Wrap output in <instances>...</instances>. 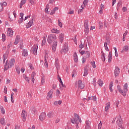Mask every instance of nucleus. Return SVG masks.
I'll return each instance as SVG.
<instances>
[{"label": "nucleus", "mask_w": 129, "mask_h": 129, "mask_svg": "<svg viewBox=\"0 0 129 129\" xmlns=\"http://www.w3.org/2000/svg\"><path fill=\"white\" fill-rule=\"evenodd\" d=\"M23 21H24V19L23 18H20L18 22L19 23V24H22V23H23Z\"/></svg>", "instance_id": "59"}, {"label": "nucleus", "mask_w": 129, "mask_h": 129, "mask_svg": "<svg viewBox=\"0 0 129 129\" xmlns=\"http://www.w3.org/2000/svg\"><path fill=\"white\" fill-rule=\"evenodd\" d=\"M92 99L93 100V101H96V96H93L92 97Z\"/></svg>", "instance_id": "62"}, {"label": "nucleus", "mask_w": 129, "mask_h": 129, "mask_svg": "<svg viewBox=\"0 0 129 129\" xmlns=\"http://www.w3.org/2000/svg\"><path fill=\"white\" fill-rule=\"evenodd\" d=\"M74 60L76 63H77V62H78V55H77L76 52H75L74 53Z\"/></svg>", "instance_id": "18"}, {"label": "nucleus", "mask_w": 129, "mask_h": 129, "mask_svg": "<svg viewBox=\"0 0 129 129\" xmlns=\"http://www.w3.org/2000/svg\"><path fill=\"white\" fill-rule=\"evenodd\" d=\"M127 87H128V85H127V83H125L123 86V93H125L126 94V92H127Z\"/></svg>", "instance_id": "17"}, {"label": "nucleus", "mask_w": 129, "mask_h": 129, "mask_svg": "<svg viewBox=\"0 0 129 129\" xmlns=\"http://www.w3.org/2000/svg\"><path fill=\"white\" fill-rule=\"evenodd\" d=\"M109 108H110V103L108 102L106 103V105L105 106V111H107L108 109H109Z\"/></svg>", "instance_id": "27"}, {"label": "nucleus", "mask_w": 129, "mask_h": 129, "mask_svg": "<svg viewBox=\"0 0 129 129\" xmlns=\"http://www.w3.org/2000/svg\"><path fill=\"white\" fill-rule=\"evenodd\" d=\"M31 52L34 55H37V54H38V45L34 44L31 48Z\"/></svg>", "instance_id": "6"}, {"label": "nucleus", "mask_w": 129, "mask_h": 129, "mask_svg": "<svg viewBox=\"0 0 129 129\" xmlns=\"http://www.w3.org/2000/svg\"><path fill=\"white\" fill-rule=\"evenodd\" d=\"M13 46V42H10V43L8 45V49H10L11 47Z\"/></svg>", "instance_id": "54"}, {"label": "nucleus", "mask_w": 129, "mask_h": 129, "mask_svg": "<svg viewBox=\"0 0 129 129\" xmlns=\"http://www.w3.org/2000/svg\"><path fill=\"white\" fill-rule=\"evenodd\" d=\"M69 15H73L74 14V11L70 10L69 12L68 13Z\"/></svg>", "instance_id": "58"}, {"label": "nucleus", "mask_w": 129, "mask_h": 129, "mask_svg": "<svg viewBox=\"0 0 129 129\" xmlns=\"http://www.w3.org/2000/svg\"><path fill=\"white\" fill-rule=\"evenodd\" d=\"M51 33H53L54 34H59L60 31L56 28H53L51 30Z\"/></svg>", "instance_id": "32"}, {"label": "nucleus", "mask_w": 129, "mask_h": 129, "mask_svg": "<svg viewBox=\"0 0 129 129\" xmlns=\"http://www.w3.org/2000/svg\"><path fill=\"white\" fill-rule=\"evenodd\" d=\"M68 51H69V49H68V45H64L62 49L60 50L61 54H66V53H68Z\"/></svg>", "instance_id": "7"}, {"label": "nucleus", "mask_w": 129, "mask_h": 129, "mask_svg": "<svg viewBox=\"0 0 129 129\" xmlns=\"http://www.w3.org/2000/svg\"><path fill=\"white\" fill-rule=\"evenodd\" d=\"M114 50L115 51V57H118V53H117V50L115 47H114Z\"/></svg>", "instance_id": "46"}, {"label": "nucleus", "mask_w": 129, "mask_h": 129, "mask_svg": "<svg viewBox=\"0 0 129 129\" xmlns=\"http://www.w3.org/2000/svg\"><path fill=\"white\" fill-rule=\"evenodd\" d=\"M127 33H128V31H127V30H126L124 33L123 34V38H122L123 42H124V41H125V37H126V35H127Z\"/></svg>", "instance_id": "33"}, {"label": "nucleus", "mask_w": 129, "mask_h": 129, "mask_svg": "<svg viewBox=\"0 0 129 129\" xmlns=\"http://www.w3.org/2000/svg\"><path fill=\"white\" fill-rule=\"evenodd\" d=\"M22 55L24 57H27L28 56V50L27 49H25L23 50Z\"/></svg>", "instance_id": "29"}, {"label": "nucleus", "mask_w": 129, "mask_h": 129, "mask_svg": "<svg viewBox=\"0 0 129 129\" xmlns=\"http://www.w3.org/2000/svg\"><path fill=\"white\" fill-rule=\"evenodd\" d=\"M45 83V78L42 77L41 79V84L42 85H44V84Z\"/></svg>", "instance_id": "53"}, {"label": "nucleus", "mask_w": 129, "mask_h": 129, "mask_svg": "<svg viewBox=\"0 0 129 129\" xmlns=\"http://www.w3.org/2000/svg\"><path fill=\"white\" fill-rule=\"evenodd\" d=\"M101 58H102V61H105V57L104 56V53H102Z\"/></svg>", "instance_id": "57"}, {"label": "nucleus", "mask_w": 129, "mask_h": 129, "mask_svg": "<svg viewBox=\"0 0 129 129\" xmlns=\"http://www.w3.org/2000/svg\"><path fill=\"white\" fill-rule=\"evenodd\" d=\"M59 10V8L58 7H55L53 10H51V12L50 13V15H54L56 12V11H58Z\"/></svg>", "instance_id": "28"}, {"label": "nucleus", "mask_w": 129, "mask_h": 129, "mask_svg": "<svg viewBox=\"0 0 129 129\" xmlns=\"http://www.w3.org/2000/svg\"><path fill=\"white\" fill-rule=\"evenodd\" d=\"M44 66L45 68H48V62H47V58L44 59Z\"/></svg>", "instance_id": "42"}, {"label": "nucleus", "mask_w": 129, "mask_h": 129, "mask_svg": "<svg viewBox=\"0 0 129 129\" xmlns=\"http://www.w3.org/2000/svg\"><path fill=\"white\" fill-rule=\"evenodd\" d=\"M82 60L83 63H85V61H86V57H83Z\"/></svg>", "instance_id": "61"}, {"label": "nucleus", "mask_w": 129, "mask_h": 129, "mask_svg": "<svg viewBox=\"0 0 129 129\" xmlns=\"http://www.w3.org/2000/svg\"><path fill=\"white\" fill-rule=\"evenodd\" d=\"M88 74V70H85L84 72V76H87V75Z\"/></svg>", "instance_id": "51"}, {"label": "nucleus", "mask_w": 129, "mask_h": 129, "mask_svg": "<svg viewBox=\"0 0 129 129\" xmlns=\"http://www.w3.org/2000/svg\"><path fill=\"white\" fill-rule=\"evenodd\" d=\"M113 86V82H111L109 84V88L110 89V91L111 92H112L113 91V90H112V87Z\"/></svg>", "instance_id": "36"}, {"label": "nucleus", "mask_w": 129, "mask_h": 129, "mask_svg": "<svg viewBox=\"0 0 129 129\" xmlns=\"http://www.w3.org/2000/svg\"><path fill=\"white\" fill-rule=\"evenodd\" d=\"M97 84L99 86L102 87L103 85V81L101 80V79L98 80Z\"/></svg>", "instance_id": "37"}, {"label": "nucleus", "mask_w": 129, "mask_h": 129, "mask_svg": "<svg viewBox=\"0 0 129 129\" xmlns=\"http://www.w3.org/2000/svg\"><path fill=\"white\" fill-rule=\"evenodd\" d=\"M62 103V101L61 100H59V101H56L53 103L54 105H58V104H59V105H60Z\"/></svg>", "instance_id": "38"}, {"label": "nucleus", "mask_w": 129, "mask_h": 129, "mask_svg": "<svg viewBox=\"0 0 129 129\" xmlns=\"http://www.w3.org/2000/svg\"><path fill=\"white\" fill-rule=\"evenodd\" d=\"M26 2L27 0H22L20 5V8L22 9V7H23V6H24V5H25V4H26Z\"/></svg>", "instance_id": "35"}, {"label": "nucleus", "mask_w": 129, "mask_h": 129, "mask_svg": "<svg viewBox=\"0 0 129 129\" xmlns=\"http://www.w3.org/2000/svg\"><path fill=\"white\" fill-rule=\"evenodd\" d=\"M57 44H58V42L57 41H54L52 46V50L53 53H55V52H56V48H57Z\"/></svg>", "instance_id": "15"}, {"label": "nucleus", "mask_w": 129, "mask_h": 129, "mask_svg": "<svg viewBox=\"0 0 129 129\" xmlns=\"http://www.w3.org/2000/svg\"><path fill=\"white\" fill-rule=\"evenodd\" d=\"M4 10V7H3V4L2 3L0 4V12H3Z\"/></svg>", "instance_id": "55"}, {"label": "nucleus", "mask_w": 129, "mask_h": 129, "mask_svg": "<svg viewBox=\"0 0 129 129\" xmlns=\"http://www.w3.org/2000/svg\"><path fill=\"white\" fill-rule=\"evenodd\" d=\"M91 64L93 67V68H96V65H95V62L94 61H92Z\"/></svg>", "instance_id": "44"}, {"label": "nucleus", "mask_w": 129, "mask_h": 129, "mask_svg": "<svg viewBox=\"0 0 129 129\" xmlns=\"http://www.w3.org/2000/svg\"><path fill=\"white\" fill-rule=\"evenodd\" d=\"M7 35L9 37H13V35H14V31L12 30V28H8L7 30Z\"/></svg>", "instance_id": "14"}, {"label": "nucleus", "mask_w": 129, "mask_h": 129, "mask_svg": "<svg viewBox=\"0 0 129 129\" xmlns=\"http://www.w3.org/2000/svg\"><path fill=\"white\" fill-rule=\"evenodd\" d=\"M14 93H12L11 95V99L12 103H14Z\"/></svg>", "instance_id": "43"}, {"label": "nucleus", "mask_w": 129, "mask_h": 129, "mask_svg": "<svg viewBox=\"0 0 129 129\" xmlns=\"http://www.w3.org/2000/svg\"><path fill=\"white\" fill-rule=\"evenodd\" d=\"M84 26H85V32L86 35H87L89 32V28H88V21H85L84 23Z\"/></svg>", "instance_id": "9"}, {"label": "nucleus", "mask_w": 129, "mask_h": 129, "mask_svg": "<svg viewBox=\"0 0 129 129\" xmlns=\"http://www.w3.org/2000/svg\"><path fill=\"white\" fill-rule=\"evenodd\" d=\"M100 9L101 10H104V5L103 4H101L100 6Z\"/></svg>", "instance_id": "63"}, {"label": "nucleus", "mask_w": 129, "mask_h": 129, "mask_svg": "<svg viewBox=\"0 0 129 129\" xmlns=\"http://www.w3.org/2000/svg\"><path fill=\"white\" fill-rule=\"evenodd\" d=\"M122 12H127V9H126V7H123L122 9Z\"/></svg>", "instance_id": "56"}, {"label": "nucleus", "mask_w": 129, "mask_h": 129, "mask_svg": "<svg viewBox=\"0 0 129 129\" xmlns=\"http://www.w3.org/2000/svg\"><path fill=\"white\" fill-rule=\"evenodd\" d=\"M119 7H121V2H119L118 3L117 8H119Z\"/></svg>", "instance_id": "60"}, {"label": "nucleus", "mask_w": 129, "mask_h": 129, "mask_svg": "<svg viewBox=\"0 0 129 129\" xmlns=\"http://www.w3.org/2000/svg\"><path fill=\"white\" fill-rule=\"evenodd\" d=\"M91 122L89 120H87L86 121V129H90Z\"/></svg>", "instance_id": "24"}, {"label": "nucleus", "mask_w": 129, "mask_h": 129, "mask_svg": "<svg viewBox=\"0 0 129 129\" xmlns=\"http://www.w3.org/2000/svg\"><path fill=\"white\" fill-rule=\"evenodd\" d=\"M14 65H15V59H11L9 62H8V60H7L5 65L4 70H8L9 68H12Z\"/></svg>", "instance_id": "2"}, {"label": "nucleus", "mask_w": 129, "mask_h": 129, "mask_svg": "<svg viewBox=\"0 0 129 129\" xmlns=\"http://www.w3.org/2000/svg\"><path fill=\"white\" fill-rule=\"evenodd\" d=\"M58 25L60 28H62V26H63L62 22H61L59 20H58Z\"/></svg>", "instance_id": "50"}, {"label": "nucleus", "mask_w": 129, "mask_h": 129, "mask_svg": "<svg viewBox=\"0 0 129 129\" xmlns=\"http://www.w3.org/2000/svg\"><path fill=\"white\" fill-rule=\"evenodd\" d=\"M15 129H21V126H20L19 125H16Z\"/></svg>", "instance_id": "64"}, {"label": "nucleus", "mask_w": 129, "mask_h": 129, "mask_svg": "<svg viewBox=\"0 0 129 129\" xmlns=\"http://www.w3.org/2000/svg\"><path fill=\"white\" fill-rule=\"evenodd\" d=\"M50 56V54L48 53L47 52H45V55L44 56L45 59H49V56Z\"/></svg>", "instance_id": "48"}, {"label": "nucleus", "mask_w": 129, "mask_h": 129, "mask_svg": "<svg viewBox=\"0 0 129 129\" xmlns=\"http://www.w3.org/2000/svg\"><path fill=\"white\" fill-rule=\"evenodd\" d=\"M0 110L2 114H5L6 113V110L5 109V108L3 107V106L0 105Z\"/></svg>", "instance_id": "30"}, {"label": "nucleus", "mask_w": 129, "mask_h": 129, "mask_svg": "<svg viewBox=\"0 0 129 129\" xmlns=\"http://www.w3.org/2000/svg\"><path fill=\"white\" fill-rule=\"evenodd\" d=\"M76 86H78V88H80V89H83L85 87L84 84L82 83V81L79 80L78 81H77L75 83Z\"/></svg>", "instance_id": "4"}, {"label": "nucleus", "mask_w": 129, "mask_h": 129, "mask_svg": "<svg viewBox=\"0 0 129 129\" xmlns=\"http://www.w3.org/2000/svg\"><path fill=\"white\" fill-rule=\"evenodd\" d=\"M8 56H9V51H7L6 53H5L4 54V62H5V61H6V60H7V58H8Z\"/></svg>", "instance_id": "34"}, {"label": "nucleus", "mask_w": 129, "mask_h": 129, "mask_svg": "<svg viewBox=\"0 0 129 129\" xmlns=\"http://www.w3.org/2000/svg\"><path fill=\"white\" fill-rule=\"evenodd\" d=\"M58 38H59L61 43H62V42H63V40H64V33L59 34Z\"/></svg>", "instance_id": "25"}, {"label": "nucleus", "mask_w": 129, "mask_h": 129, "mask_svg": "<svg viewBox=\"0 0 129 129\" xmlns=\"http://www.w3.org/2000/svg\"><path fill=\"white\" fill-rule=\"evenodd\" d=\"M16 18H17V12L14 11L13 13L9 16L10 21L14 22V21H16Z\"/></svg>", "instance_id": "5"}, {"label": "nucleus", "mask_w": 129, "mask_h": 129, "mask_svg": "<svg viewBox=\"0 0 129 129\" xmlns=\"http://www.w3.org/2000/svg\"><path fill=\"white\" fill-rule=\"evenodd\" d=\"M46 116H47V115L45 112L41 113L39 116L40 120H41V121H43L44 119L46 118Z\"/></svg>", "instance_id": "13"}, {"label": "nucleus", "mask_w": 129, "mask_h": 129, "mask_svg": "<svg viewBox=\"0 0 129 129\" xmlns=\"http://www.w3.org/2000/svg\"><path fill=\"white\" fill-rule=\"evenodd\" d=\"M2 41L5 42L6 41V35L4 34H2Z\"/></svg>", "instance_id": "52"}, {"label": "nucleus", "mask_w": 129, "mask_h": 129, "mask_svg": "<svg viewBox=\"0 0 129 129\" xmlns=\"http://www.w3.org/2000/svg\"><path fill=\"white\" fill-rule=\"evenodd\" d=\"M60 94H61V92H60L58 89L56 90V95H57V96H60Z\"/></svg>", "instance_id": "47"}, {"label": "nucleus", "mask_w": 129, "mask_h": 129, "mask_svg": "<svg viewBox=\"0 0 129 129\" xmlns=\"http://www.w3.org/2000/svg\"><path fill=\"white\" fill-rule=\"evenodd\" d=\"M111 60H112V53L111 52H109L108 56V62L110 63V62H111Z\"/></svg>", "instance_id": "20"}, {"label": "nucleus", "mask_w": 129, "mask_h": 129, "mask_svg": "<svg viewBox=\"0 0 129 129\" xmlns=\"http://www.w3.org/2000/svg\"><path fill=\"white\" fill-rule=\"evenodd\" d=\"M43 40L42 42V46H44V45L46 44V42L47 40V35H45L43 37Z\"/></svg>", "instance_id": "19"}, {"label": "nucleus", "mask_w": 129, "mask_h": 129, "mask_svg": "<svg viewBox=\"0 0 129 129\" xmlns=\"http://www.w3.org/2000/svg\"><path fill=\"white\" fill-rule=\"evenodd\" d=\"M47 116L49 118L53 117V116H54V113L53 112H49L47 114Z\"/></svg>", "instance_id": "39"}, {"label": "nucleus", "mask_w": 129, "mask_h": 129, "mask_svg": "<svg viewBox=\"0 0 129 129\" xmlns=\"http://www.w3.org/2000/svg\"><path fill=\"white\" fill-rule=\"evenodd\" d=\"M50 9V5L49 4H47L46 6V8L45 9L44 12L46 14H50V11H49V9Z\"/></svg>", "instance_id": "23"}, {"label": "nucleus", "mask_w": 129, "mask_h": 129, "mask_svg": "<svg viewBox=\"0 0 129 129\" xmlns=\"http://www.w3.org/2000/svg\"><path fill=\"white\" fill-rule=\"evenodd\" d=\"M72 123L74 124H76V128H79V122H81V118L79 117V115L77 114H75L74 116L73 119H71Z\"/></svg>", "instance_id": "1"}, {"label": "nucleus", "mask_w": 129, "mask_h": 129, "mask_svg": "<svg viewBox=\"0 0 129 129\" xmlns=\"http://www.w3.org/2000/svg\"><path fill=\"white\" fill-rule=\"evenodd\" d=\"M129 47L127 45H125L122 48V50L121 51L122 53H123V52H128Z\"/></svg>", "instance_id": "21"}, {"label": "nucleus", "mask_w": 129, "mask_h": 129, "mask_svg": "<svg viewBox=\"0 0 129 129\" xmlns=\"http://www.w3.org/2000/svg\"><path fill=\"white\" fill-rule=\"evenodd\" d=\"M34 22V19H32L29 23L26 25V28L29 29V28H31L32 26H33V22Z\"/></svg>", "instance_id": "16"}, {"label": "nucleus", "mask_w": 129, "mask_h": 129, "mask_svg": "<svg viewBox=\"0 0 129 129\" xmlns=\"http://www.w3.org/2000/svg\"><path fill=\"white\" fill-rule=\"evenodd\" d=\"M21 117L22 118L23 121H26V118L27 117V113L24 110H22L21 113Z\"/></svg>", "instance_id": "10"}, {"label": "nucleus", "mask_w": 129, "mask_h": 129, "mask_svg": "<svg viewBox=\"0 0 129 129\" xmlns=\"http://www.w3.org/2000/svg\"><path fill=\"white\" fill-rule=\"evenodd\" d=\"M88 3V0H84L83 2V4L81 6V8H82L81 10H79L78 11V13H81L82 12L83 10H84L85 9V6L87 5V3Z\"/></svg>", "instance_id": "8"}, {"label": "nucleus", "mask_w": 129, "mask_h": 129, "mask_svg": "<svg viewBox=\"0 0 129 129\" xmlns=\"http://www.w3.org/2000/svg\"><path fill=\"white\" fill-rule=\"evenodd\" d=\"M52 94H53V91H49L48 93V95L47 96V99H50L52 98Z\"/></svg>", "instance_id": "22"}, {"label": "nucleus", "mask_w": 129, "mask_h": 129, "mask_svg": "<svg viewBox=\"0 0 129 129\" xmlns=\"http://www.w3.org/2000/svg\"><path fill=\"white\" fill-rule=\"evenodd\" d=\"M19 42H20V36L17 35L15 39V41L14 42L15 45H17L19 43Z\"/></svg>", "instance_id": "26"}, {"label": "nucleus", "mask_w": 129, "mask_h": 129, "mask_svg": "<svg viewBox=\"0 0 129 129\" xmlns=\"http://www.w3.org/2000/svg\"><path fill=\"white\" fill-rule=\"evenodd\" d=\"M56 39L57 36L55 34H51L48 36L47 42L49 44H52Z\"/></svg>", "instance_id": "3"}, {"label": "nucleus", "mask_w": 129, "mask_h": 129, "mask_svg": "<svg viewBox=\"0 0 129 129\" xmlns=\"http://www.w3.org/2000/svg\"><path fill=\"white\" fill-rule=\"evenodd\" d=\"M85 55L86 58H89V57H90V52H89V51H86Z\"/></svg>", "instance_id": "40"}, {"label": "nucleus", "mask_w": 129, "mask_h": 129, "mask_svg": "<svg viewBox=\"0 0 129 129\" xmlns=\"http://www.w3.org/2000/svg\"><path fill=\"white\" fill-rule=\"evenodd\" d=\"M117 89L118 91H119V92L120 93V94H121V95H122L123 96H125L126 95V94H125L124 93H123V90L121 89L120 86L117 85Z\"/></svg>", "instance_id": "11"}, {"label": "nucleus", "mask_w": 129, "mask_h": 129, "mask_svg": "<svg viewBox=\"0 0 129 129\" xmlns=\"http://www.w3.org/2000/svg\"><path fill=\"white\" fill-rule=\"evenodd\" d=\"M102 28H103V24L101 22H100L99 25V29L100 30H101V29H102Z\"/></svg>", "instance_id": "45"}, {"label": "nucleus", "mask_w": 129, "mask_h": 129, "mask_svg": "<svg viewBox=\"0 0 129 129\" xmlns=\"http://www.w3.org/2000/svg\"><path fill=\"white\" fill-rule=\"evenodd\" d=\"M120 69H119V68H118V67H115L114 72L115 77L118 76V75H119V73L120 72Z\"/></svg>", "instance_id": "12"}, {"label": "nucleus", "mask_w": 129, "mask_h": 129, "mask_svg": "<svg viewBox=\"0 0 129 129\" xmlns=\"http://www.w3.org/2000/svg\"><path fill=\"white\" fill-rule=\"evenodd\" d=\"M35 75H36V73L35 72H33L31 74V81L33 83L35 82Z\"/></svg>", "instance_id": "31"}, {"label": "nucleus", "mask_w": 129, "mask_h": 129, "mask_svg": "<svg viewBox=\"0 0 129 129\" xmlns=\"http://www.w3.org/2000/svg\"><path fill=\"white\" fill-rule=\"evenodd\" d=\"M104 46L105 47V49L106 51H109V49H108V47H107V43L105 42Z\"/></svg>", "instance_id": "41"}, {"label": "nucleus", "mask_w": 129, "mask_h": 129, "mask_svg": "<svg viewBox=\"0 0 129 129\" xmlns=\"http://www.w3.org/2000/svg\"><path fill=\"white\" fill-rule=\"evenodd\" d=\"M0 122H1V124H2V125L5 124V118H2L1 119Z\"/></svg>", "instance_id": "49"}]
</instances>
